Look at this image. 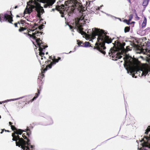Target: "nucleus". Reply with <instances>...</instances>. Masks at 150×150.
<instances>
[{"instance_id":"nucleus-56","label":"nucleus","mask_w":150,"mask_h":150,"mask_svg":"<svg viewBox=\"0 0 150 150\" xmlns=\"http://www.w3.org/2000/svg\"><path fill=\"white\" fill-rule=\"evenodd\" d=\"M101 11L103 13H105L104 12H103V11Z\"/></svg>"},{"instance_id":"nucleus-36","label":"nucleus","mask_w":150,"mask_h":150,"mask_svg":"<svg viewBox=\"0 0 150 150\" xmlns=\"http://www.w3.org/2000/svg\"><path fill=\"white\" fill-rule=\"evenodd\" d=\"M68 25L69 26V27L70 28V29H73L74 27H73L71 25Z\"/></svg>"},{"instance_id":"nucleus-32","label":"nucleus","mask_w":150,"mask_h":150,"mask_svg":"<svg viewBox=\"0 0 150 150\" xmlns=\"http://www.w3.org/2000/svg\"><path fill=\"white\" fill-rule=\"evenodd\" d=\"M79 33H80L81 34V35H83L84 33H86L84 32H83V31H80L79 32Z\"/></svg>"},{"instance_id":"nucleus-31","label":"nucleus","mask_w":150,"mask_h":150,"mask_svg":"<svg viewBox=\"0 0 150 150\" xmlns=\"http://www.w3.org/2000/svg\"><path fill=\"white\" fill-rule=\"evenodd\" d=\"M42 88V87L41 85H39V88L38 89V91H40V92Z\"/></svg>"},{"instance_id":"nucleus-48","label":"nucleus","mask_w":150,"mask_h":150,"mask_svg":"<svg viewBox=\"0 0 150 150\" xmlns=\"http://www.w3.org/2000/svg\"><path fill=\"white\" fill-rule=\"evenodd\" d=\"M34 25L35 26H37L38 25V24H37L35 23L34 24Z\"/></svg>"},{"instance_id":"nucleus-24","label":"nucleus","mask_w":150,"mask_h":150,"mask_svg":"<svg viewBox=\"0 0 150 150\" xmlns=\"http://www.w3.org/2000/svg\"><path fill=\"white\" fill-rule=\"evenodd\" d=\"M33 8H35V10L38 12H39V9L38 7L36 6H33Z\"/></svg>"},{"instance_id":"nucleus-57","label":"nucleus","mask_w":150,"mask_h":150,"mask_svg":"<svg viewBox=\"0 0 150 150\" xmlns=\"http://www.w3.org/2000/svg\"><path fill=\"white\" fill-rule=\"evenodd\" d=\"M103 6V5H102L100 6V7L101 8Z\"/></svg>"},{"instance_id":"nucleus-29","label":"nucleus","mask_w":150,"mask_h":150,"mask_svg":"<svg viewBox=\"0 0 150 150\" xmlns=\"http://www.w3.org/2000/svg\"><path fill=\"white\" fill-rule=\"evenodd\" d=\"M101 8L100 7V6H98L97 7V8H96V11H95L96 14L97 13H98V10H99L100 8Z\"/></svg>"},{"instance_id":"nucleus-50","label":"nucleus","mask_w":150,"mask_h":150,"mask_svg":"<svg viewBox=\"0 0 150 150\" xmlns=\"http://www.w3.org/2000/svg\"><path fill=\"white\" fill-rule=\"evenodd\" d=\"M105 14H106L107 16H109V15H110V14H108V13H105Z\"/></svg>"},{"instance_id":"nucleus-8","label":"nucleus","mask_w":150,"mask_h":150,"mask_svg":"<svg viewBox=\"0 0 150 150\" xmlns=\"http://www.w3.org/2000/svg\"><path fill=\"white\" fill-rule=\"evenodd\" d=\"M109 55L111 56L112 58H115L113 60H117L118 59H121L122 56L120 54L119 51H118V49L116 48H111L109 52Z\"/></svg>"},{"instance_id":"nucleus-11","label":"nucleus","mask_w":150,"mask_h":150,"mask_svg":"<svg viewBox=\"0 0 150 150\" xmlns=\"http://www.w3.org/2000/svg\"><path fill=\"white\" fill-rule=\"evenodd\" d=\"M29 127L31 128V129H33V127L30 124V126L29 127H27V129H25V131H23L22 130V133L23 132H26V134H25L28 137H30V136L31 134V132L30 131V130L29 129Z\"/></svg>"},{"instance_id":"nucleus-1","label":"nucleus","mask_w":150,"mask_h":150,"mask_svg":"<svg viewBox=\"0 0 150 150\" xmlns=\"http://www.w3.org/2000/svg\"><path fill=\"white\" fill-rule=\"evenodd\" d=\"M89 31H90V32H91L90 35L95 36H98V45L94 49H96L100 52L105 55L106 52L104 50L106 48L105 46V43L109 44L111 43L112 42V40L109 36L106 35L107 32L103 30L95 28L92 29V30L91 29L89 30L88 32Z\"/></svg>"},{"instance_id":"nucleus-6","label":"nucleus","mask_w":150,"mask_h":150,"mask_svg":"<svg viewBox=\"0 0 150 150\" xmlns=\"http://www.w3.org/2000/svg\"><path fill=\"white\" fill-rule=\"evenodd\" d=\"M61 58L59 57H58L57 59H56L55 58V57L54 56H53L52 62H51L50 60H48V61L45 62L46 64H48L49 62H50V63L47 66L45 69H43L42 68H41V69L42 72L41 76H42V79L45 76L44 74L43 73H45V72L47 70L48 67L50 69L51 68L52 65L54 64H55L57 63H58L59 61L61 60Z\"/></svg>"},{"instance_id":"nucleus-16","label":"nucleus","mask_w":150,"mask_h":150,"mask_svg":"<svg viewBox=\"0 0 150 150\" xmlns=\"http://www.w3.org/2000/svg\"><path fill=\"white\" fill-rule=\"evenodd\" d=\"M55 1L56 0H51V1H49L47 3L49 5V7L52 6L55 2Z\"/></svg>"},{"instance_id":"nucleus-43","label":"nucleus","mask_w":150,"mask_h":150,"mask_svg":"<svg viewBox=\"0 0 150 150\" xmlns=\"http://www.w3.org/2000/svg\"><path fill=\"white\" fill-rule=\"evenodd\" d=\"M132 77L133 78H134V77L135 78H137V76H135V75L134 74H133V75H132Z\"/></svg>"},{"instance_id":"nucleus-52","label":"nucleus","mask_w":150,"mask_h":150,"mask_svg":"<svg viewBox=\"0 0 150 150\" xmlns=\"http://www.w3.org/2000/svg\"><path fill=\"white\" fill-rule=\"evenodd\" d=\"M55 10V9L54 8H53L52 9V11H54Z\"/></svg>"},{"instance_id":"nucleus-39","label":"nucleus","mask_w":150,"mask_h":150,"mask_svg":"<svg viewBox=\"0 0 150 150\" xmlns=\"http://www.w3.org/2000/svg\"><path fill=\"white\" fill-rule=\"evenodd\" d=\"M5 130L4 129H2V131H1V132H0L1 134H2L3 133L4 131V130Z\"/></svg>"},{"instance_id":"nucleus-3","label":"nucleus","mask_w":150,"mask_h":150,"mask_svg":"<svg viewBox=\"0 0 150 150\" xmlns=\"http://www.w3.org/2000/svg\"><path fill=\"white\" fill-rule=\"evenodd\" d=\"M64 4H61V8L63 9L66 6L65 8L67 10L66 11H64V13L66 14L67 12L68 13V15L70 16L73 13L76 12V10L80 13H81L82 11V7L79 6V4H74L71 6L70 4V5H68L70 4V1L68 0L65 1Z\"/></svg>"},{"instance_id":"nucleus-41","label":"nucleus","mask_w":150,"mask_h":150,"mask_svg":"<svg viewBox=\"0 0 150 150\" xmlns=\"http://www.w3.org/2000/svg\"><path fill=\"white\" fill-rule=\"evenodd\" d=\"M9 125L11 126V125H12V124L13 123L12 122H9Z\"/></svg>"},{"instance_id":"nucleus-44","label":"nucleus","mask_w":150,"mask_h":150,"mask_svg":"<svg viewBox=\"0 0 150 150\" xmlns=\"http://www.w3.org/2000/svg\"><path fill=\"white\" fill-rule=\"evenodd\" d=\"M49 59H51L52 61L53 60V59L52 58V56L49 57Z\"/></svg>"},{"instance_id":"nucleus-7","label":"nucleus","mask_w":150,"mask_h":150,"mask_svg":"<svg viewBox=\"0 0 150 150\" xmlns=\"http://www.w3.org/2000/svg\"><path fill=\"white\" fill-rule=\"evenodd\" d=\"M8 12L11 14L10 15L8 13H6L4 15L3 14H0V21L1 22L6 21L10 23L13 24L12 22L13 21V16L11 11H10Z\"/></svg>"},{"instance_id":"nucleus-13","label":"nucleus","mask_w":150,"mask_h":150,"mask_svg":"<svg viewBox=\"0 0 150 150\" xmlns=\"http://www.w3.org/2000/svg\"><path fill=\"white\" fill-rule=\"evenodd\" d=\"M25 96H22L21 97H20V98H14V99H11L9 100H5L4 101H0V104H2V103H4L6 102H7L9 101H14L17 100H18L19 99H22L24 97H25Z\"/></svg>"},{"instance_id":"nucleus-33","label":"nucleus","mask_w":150,"mask_h":150,"mask_svg":"<svg viewBox=\"0 0 150 150\" xmlns=\"http://www.w3.org/2000/svg\"><path fill=\"white\" fill-rule=\"evenodd\" d=\"M109 16H110V17H111L113 19H114V18H115V17L111 15H110H110H109Z\"/></svg>"},{"instance_id":"nucleus-20","label":"nucleus","mask_w":150,"mask_h":150,"mask_svg":"<svg viewBox=\"0 0 150 150\" xmlns=\"http://www.w3.org/2000/svg\"><path fill=\"white\" fill-rule=\"evenodd\" d=\"M146 33L148 34L150 33V27H148L144 30Z\"/></svg>"},{"instance_id":"nucleus-35","label":"nucleus","mask_w":150,"mask_h":150,"mask_svg":"<svg viewBox=\"0 0 150 150\" xmlns=\"http://www.w3.org/2000/svg\"><path fill=\"white\" fill-rule=\"evenodd\" d=\"M18 23L20 24V23L19 22H18V23H15L14 24V25L16 27H18V26H17Z\"/></svg>"},{"instance_id":"nucleus-59","label":"nucleus","mask_w":150,"mask_h":150,"mask_svg":"<svg viewBox=\"0 0 150 150\" xmlns=\"http://www.w3.org/2000/svg\"><path fill=\"white\" fill-rule=\"evenodd\" d=\"M48 54V52H47L46 53V54Z\"/></svg>"},{"instance_id":"nucleus-61","label":"nucleus","mask_w":150,"mask_h":150,"mask_svg":"<svg viewBox=\"0 0 150 150\" xmlns=\"http://www.w3.org/2000/svg\"><path fill=\"white\" fill-rule=\"evenodd\" d=\"M74 51H75V50H76V48H74Z\"/></svg>"},{"instance_id":"nucleus-15","label":"nucleus","mask_w":150,"mask_h":150,"mask_svg":"<svg viewBox=\"0 0 150 150\" xmlns=\"http://www.w3.org/2000/svg\"><path fill=\"white\" fill-rule=\"evenodd\" d=\"M147 22V19L146 18L144 17V20L143 21L142 23V28H143L145 27L146 25Z\"/></svg>"},{"instance_id":"nucleus-51","label":"nucleus","mask_w":150,"mask_h":150,"mask_svg":"<svg viewBox=\"0 0 150 150\" xmlns=\"http://www.w3.org/2000/svg\"><path fill=\"white\" fill-rule=\"evenodd\" d=\"M36 54L37 57L38 58V53H36Z\"/></svg>"},{"instance_id":"nucleus-28","label":"nucleus","mask_w":150,"mask_h":150,"mask_svg":"<svg viewBox=\"0 0 150 150\" xmlns=\"http://www.w3.org/2000/svg\"><path fill=\"white\" fill-rule=\"evenodd\" d=\"M133 15L132 14H131L129 15V19L128 20L129 21H131L132 20L133 18Z\"/></svg>"},{"instance_id":"nucleus-64","label":"nucleus","mask_w":150,"mask_h":150,"mask_svg":"<svg viewBox=\"0 0 150 150\" xmlns=\"http://www.w3.org/2000/svg\"><path fill=\"white\" fill-rule=\"evenodd\" d=\"M137 142L138 143V141L137 140Z\"/></svg>"},{"instance_id":"nucleus-2","label":"nucleus","mask_w":150,"mask_h":150,"mask_svg":"<svg viewBox=\"0 0 150 150\" xmlns=\"http://www.w3.org/2000/svg\"><path fill=\"white\" fill-rule=\"evenodd\" d=\"M22 133V130L18 129L14 132V133H12V136L13 138L12 140L16 141V146L19 147H21V149L26 150L28 149V148L27 146H26V144L28 145L29 144V143L26 142L24 139V138H20L19 135H21Z\"/></svg>"},{"instance_id":"nucleus-30","label":"nucleus","mask_w":150,"mask_h":150,"mask_svg":"<svg viewBox=\"0 0 150 150\" xmlns=\"http://www.w3.org/2000/svg\"><path fill=\"white\" fill-rule=\"evenodd\" d=\"M21 23L23 25L25 23V21L23 20H21L20 21Z\"/></svg>"},{"instance_id":"nucleus-47","label":"nucleus","mask_w":150,"mask_h":150,"mask_svg":"<svg viewBox=\"0 0 150 150\" xmlns=\"http://www.w3.org/2000/svg\"><path fill=\"white\" fill-rule=\"evenodd\" d=\"M18 7V6H15L14 7V8L16 9Z\"/></svg>"},{"instance_id":"nucleus-22","label":"nucleus","mask_w":150,"mask_h":150,"mask_svg":"<svg viewBox=\"0 0 150 150\" xmlns=\"http://www.w3.org/2000/svg\"><path fill=\"white\" fill-rule=\"evenodd\" d=\"M130 21H129V20H127V19H125L124 20V22L125 23L127 24L128 25H129L130 24Z\"/></svg>"},{"instance_id":"nucleus-25","label":"nucleus","mask_w":150,"mask_h":150,"mask_svg":"<svg viewBox=\"0 0 150 150\" xmlns=\"http://www.w3.org/2000/svg\"><path fill=\"white\" fill-rule=\"evenodd\" d=\"M11 127L12 130H15V131L16 130H18V129H16V128L14 126H13V125L11 126Z\"/></svg>"},{"instance_id":"nucleus-10","label":"nucleus","mask_w":150,"mask_h":150,"mask_svg":"<svg viewBox=\"0 0 150 150\" xmlns=\"http://www.w3.org/2000/svg\"><path fill=\"white\" fill-rule=\"evenodd\" d=\"M43 117L46 118L48 121V122L47 124L44 125H52L53 123V122L52 120L49 116L46 115H45Z\"/></svg>"},{"instance_id":"nucleus-63","label":"nucleus","mask_w":150,"mask_h":150,"mask_svg":"<svg viewBox=\"0 0 150 150\" xmlns=\"http://www.w3.org/2000/svg\"><path fill=\"white\" fill-rule=\"evenodd\" d=\"M88 3H89V4H90V2Z\"/></svg>"},{"instance_id":"nucleus-60","label":"nucleus","mask_w":150,"mask_h":150,"mask_svg":"<svg viewBox=\"0 0 150 150\" xmlns=\"http://www.w3.org/2000/svg\"><path fill=\"white\" fill-rule=\"evenodd\" d=\"M34 30H31V31H33Z\"/></svg>"},{"instance_id":"nucleus-54","label":"nucleus","mask_w":150,"mask_h":150,"mask_svg":"<svg viewBox=\"0 0 150 150\" xmlns=\"http://www.w3.org/2000/svg\"><path fill=\"white\" fill-rule=\"evenodd\" d=\"M5 131L8 132H9V131L8 130H5Z\"/></svg>"},{"instance_id":"nucleus-14","label":"nucleus","mask_w":150,"mask_h":150,"mask_svg":"<svg viewBox=\"0 0 150 150\" xmlns=\"http://www.w3.org/2000/svg\"><path fill=\"white\" fill-rule=\"evenodd\" d=\"M40 94V91H38V93H35V96L33 98V99L30 100V102H32L34 100H35L38 98Z\"/></svg>"},{"instance_id":"nucleus-53","label":"nucleus","mask_w":150,"mask_h":150,"mask_svg":"<svg viewBox=\"0 0 150 150\" xmlns=\"http://www.w3.org/2000/svg\"><path fill=\"white\" fill-rule=\"evenodd\" d=\"M39 29L40 30H41V29H42V28H41V27H39Z\"/></svg>"},{"instance_id":"nucleus-18","label":"nucleus","mask_w":150,"mask_h":150,"mask_svg":"<svg viewBox=\"0 0 150 150\" xmlns=\"http://www.w3.org/2000/svg\"><path fill=\"white\" fill-rule=\"evenodd\" d=\"M91 46L90 45V43L88 42H86L84 45L83 46V47H89Z\"/></svg>"},{"instance_id":"nucleus-42","label":"nucleus","mask_w":150,"mask_h":150,"mask_svg":"<svg viewBox=\"0 0 150 150\" xmlns=\"http://www.w3.org/2000/svg\"><path fill=\"white\" fill-rule=\"evenodd\" d=\"M28 13H30L31 12L30 11V9L29 8H28Z\"/></svg>"},{"instance_id":"nucleus-23","label":"nucleus","mask_w":150,"mask_h":150,"mask_svg":"<svg viewBox=\"0 0 150 150\" xmlns=\"http://www.w3.org/2000/svg\"><path fill=\"white\" fill-rule=\"evenodd\" d=\"M28 35L30 38H32L34 40L36 39V38L35 36H34V35H33V33H32V35H31L30 34H28Z\"/></svg>"},{"instance_id":"nucleus-26","label":"nucleus","mask_w":150,"mask_h":150,"mask_svg":"<svg viewBox=\"0 0 150 150\" xmlns=\"http://www.w3.org/2000/svg\"><path fill=\"white\" fill-rule=\"evenodd\" d=\"M146 46L150 48V40H149L146 42Z\"/></svg>"},{"instance_id":"nucleus-38","label":"nucleus","mask_w":150,"mask_h":150,"mask_svg":"<svg viewBox=\"0 0 150 150\" xmlns=\"http://www.w3.org/2000/svg\"><path fill=\"white\" fill-rule=\"evenodd\" d=\"M73 52V51H71L68 53H65V54H70V53H71V52Z\"/></svg>"},{"instance_id":"nucleus-21","label":"nucleus","mask_w":150,"mask_h":150,"mask_svg":"<svg viewBox=\"0 0 150 150\" xmlns=\"http://www.w3.org/2000/svg\"><path fill=\"white\" fill-rule=\"evenodd\" d=\"M77 42H78V44L79 47H83V45H81V44L83 43L82 42L78 40H77Z\"/></svg>"},{"instance_id":"nucleus-45","label":"nucleus","mask_w":150,"mask_h":150,"mask_svg":"<svg viewBox=\"0 0 150 150\" xmlns=\"http://www.w3.org/2000/svg\"><path fill=\"white\" fill-rule=\"evenodd\" d=\"M135 23V22L134 21H132L131 23H130V24H134Z\"/></svg>"},{"instance_id":"nucleus-12","label":"nucleus","mask_w":150,"mask_h":150,"mask_svg":"<svg viewBox=\"0 0 150 150\" xmlns=\"http://www.w3.org/2000/svg\"><path fill=\"white\" fill-rule=\"evenodd\" d=\"M113 44L114 45L117 46H124L126 44L125 42H123L121 43L118 40L115 41V42L113 43Z\"/></svg>"},{"instance_id":"nucleus-27","label":"nucleus","mask_w":150,"mask_h":150,"mask_svg":"<svg viewBox=\"0 0 150 150\" xmlns=\"http://www.w3.org/2000/svg\"><path fill=\"white\" fill-rule=\"evenodd\" d=\"M26 29L25 28H24L23 27H20V28L18 30L19 32H21L24 31Z\"/></svg>"},{"instance_id":"nucleus-49","label":"nucleus","mask_w":150,"mask_h":150,"mask_svg":"<svg viewBox=\"0 0 150 150\" xmlns=\"http://www.w3.org/2000/svg\"><path fill=\"white\" fill-rule=\"evenodd\" d=\"M61 16L62 17H64V15H63V14H62V15H61Z\"/></svg>"},{"instance_id":"nucleus-55","label":"nucleus","mask_w":150,"mask_h":150,"mask_svg":"<svg viewBox=\"0 0 150 150\" xmlns=\"http://www.w3.org/2000/svg\"><path fill=\"white\" fill-rule=\"evenodd\" d=\"M16 17H19L20 16L18 15H17L16 16Z\"/></svg>"},{"instance_id":"nucleus-46","label":"nucleus","mask_w":150,"mask_h":150,"mask_svg":"<svg viewBox=\"0 0 150 150\" xmlns=\"http://www.w3.org/2000/svg\"><path fill=\"white\" fill-rule=\"evenodd\" d=\"M61 1H59L58 2H57V4H59V3H61Z\"/></svg>"},{"instance_id":"nucleus-58","label":"nucleus","mask_w":150,"mask_h":150,"mask_svg":"<svg viewBox=\"0 0 150 150\" xmlns=\"http://www.w3.org/2000/svg\"><path fill=\"white\" fill-rule=\"evenodd\" d=\"M42 11H43V13L44 12V10L43 9H42Z\"/></svg>"},{"instance_id":"nucleus-17","label":"nucleus","mask_w":150,"mask_h":150,"mask_svg":"<svg viewBox=\"0 0 150 150\" xmlns=\"http://www.w3.org/2000/svg\"><path fill=\"white\" fill-rule=\"evenodd\" d=\"M149 0H143V1L142 3V5L145 6L146 7L148 5Z\"/></svg>"},{"instance_id":"nucleus-62","label":"nucleus","mask_w":150,"mask_h":150,"mask_svg":"<svg viewBox=\"0 0 150 150\" xmlns=\"http://www.w3.org/2000/svg\"><path fill=\"white\" fill-rule=\"evenodd\" d=\"M88 2H87V3H86L87 5H88Z\"/></svg>"},{"instance_id":"nucleus-37","label":"nucleus","mask_w":150,"mask_h":150,"mask_svg":"<svg viewBox=\"0 0 150 150\" xmlns=\"http://www.w3.org/2000/svg\"><path fill=\"white\" fill-rule=\"evenodd\" d=\"M134 13H135V15H136V16H137V12H136V10L135 9H134Z\"/></svg>"},{"instance_id":"nucleus-4","label":"nucleus","mask_w":150,"mask_h":150,"mask_svg":"<svg viewBox=\"0 0 150 150\" xmlns=\"http://www.w3.org/2000/svg\"><path fill=\"white\" fill-rule=\"evenodd\" d=\"M42 33L41 32H39L37 31H35L34 33H33V34L35 36L36 38V39H35V40L36 42L37 43V45L35 46L37 47H39L38 50H39V56L41 57V59H43L42 55H44L45 54V50H44L46 48L48 47L47 45L45 46L43 44V42H40L41 41L40 38H38L36 36H40V35H41L42 34Z\"/></svg>"},{"instance_id":"nucleus-9","label":"nucleus","mask_w":150,"mask_h":150,"mask_svg":"<svg viewBox=\"0 0 150 150\" xmlns=\"http://www.w3.org/2000/svg\"><path fill=\"white\" fill-rule=\"evenodd\" d=\"M22 137H23V138H24V139H26L27 140V141H26L25 140V141L26 142H28L29 143V144L28 145L27 144H26V146H27L28 147V149H27L26 150H30V148H31V149H33L34 147V146H33V145H30V139H28L27 137L26 136V135H25V133H24V134H23V135H22Z\"/></svg>"},{"instance_id":"nucleus-5","label":"nucleus","mask_w":150,"mask_h":150,"mask_svg":"<svg viewBox=\"0 0 150 150\" xmlns=\"http://www.w3.org/2000/svg\"><path fill=\"white\" fill-rule=\"evenodd\" d=\"M124 67L125 69L127 71V73L128 74L130 73L131 75L132 73L134 74H137L140 76V73L142 72L141 76L144 75L145 76L147 74V73H144L143 71L141 69H138L137 67L134 66L132 64L130 63H127L126 64H124Z\"/></svg>"},{"instance_id":"nucleus-34","label":"nucleus","mask_w":150,"mask_h":150,"mask_svg":"<svg viewBox=\"0 0 150 150\" xmlns=\"http://www.w3.org/2000/svg\"><path fill=\"white\" fill-rule=\"evenodd\" d=\"M48 7H49V5H48V4H45L44 5V8H47Z\"/></svg>"},{"instance_id":"nucleus-40","label":"nucleus","mask_w":150,"mask_h":150,"mask_svg":"<svg viewBox=\"0 0 150 150\" xmlns=\"http://www.w3.org/2000/svg\"><path fill=\"white\" fill-rule=\"evenodd\" d=\"M115 19H117L119 20L120 21H121V19L120 18H117L115 17Z\"/></svg>"},{"instance_id":"nucleus-19","label":"nucleus","mask_w":150,"mask_h":150,"mask_svg":"<svg viewBox=\"0 0 150 150\" xmlns=\"http://www.w3.org/2000/svg\"><path fill=\"white\" fill-rule=\"evenodd\" d=\"M130 30V27L126 26L124 29V32L125 33L129 32Z\"/></svg>"}]
</instances>
